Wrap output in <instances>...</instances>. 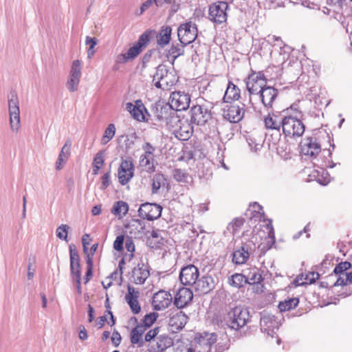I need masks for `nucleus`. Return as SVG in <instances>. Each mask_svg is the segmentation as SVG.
<instances>
[{"label": "nucleus", "mask_w": 352, "mask_h": 352, "mask_svg": "<svg viewBox=\"0 0 352 352\" xmlns=\"http://www.w3.org/2000/svg\"><path fill=\"white\" fill-rule=\"evenodd\" d=\"M159 120L164 121L166 126L172 129L175 135L181 140H187L192 135L193 128L186 119H180L175 113L163 116L157 115Z\"/></svg>", "instance_id": "1"}, {"label": "nucleus", "mask_w": 352, "mask_h": 352, "mask_svg": "<svg viewBox=\"0 0 352 352\" xmlns=\"http://www.w3.org/2000/svg\"><path fill=\"white\" fill-rule=\"evenodd\" d=\"M176 81L177 78L174 72L169 70L167 66L160 65L157 67L153 78V82L157 88L169 89Z\"/></svg>", "instance_id": "2"}, {"label": "nucleus", "mask_w": 352, "mask_h": 352, "mask_svg": "<svg viewBox=\"0 0 352 352\" xmlns=\"http://www.w3.org/2000/svg\"><path fill=\"white\" fill-rule=\"evenodd\" d=\"M305 130V125L297 116H285L282 131L286 136L292 138L301 137Z\"/></svg>", "instance_id": "3"}, {"label": "nucleus", "mask_w": 352, "mask_h": 352, "mask_svg": "<svg viewBox=\"0 0 352 352\" xmlns=\"http://www.w3.org/2000/svg\"><path fill=\"white\" fill-rule=\"evenodd\" d=\"M9 122L13 132H18L21 126L19 102L15 91H11L8 96Z\"/></svg>", "instance_id": "4"}, {"label": "nucleus", "mask_w": 352, "mask_h": 352, "mask_svg": "<svg viewBox=\"0 0 352 352\" xmlns=\"http://www.w3.org/2000/svg\"><path fill=\"white\" fill-rule=\"evenodd\" d=\"M250 314L247 309L236 307L228 312L226 322L230 329L238 330L248 322Z\"/></svg>", "instance_id": "5"}, {"label": "nucleus", "mask_w": 352, "mask_h": 352, "mask_svg": "<svg viewBox=\"0 0 352 352\" xmlns=\"http://www.w3.org/2000/svg\"><path fill=\"white\" fill-rule=\"evenodd\" d=\"M197 25L192 21L181 24L177 29V36L183 46L194 42L197 37Z\"/></svg>", "instance_id": "6"}, {"label": "nucleus", "mask_w": 352, "mask_h": 352, "mask_svg": "<svg viewBox=\"0 0 352 352\" xmlns=\"http://www.w3.org/2000/svg\"><path fill=\"white\" fill-rule=\"evenodd\" d=\"M190 122L197 125H204L211 118V111L206 105H195L190 110Z\"/></svg>", "instance_id": "7"}, {"label": "nucleus", "mask_w": 352, "mask_h": 352, "mask_svg": "<svg viewBox=\"0 0 352 352\" xmlns=\"http://www.w3.org/2000/svg\"><path fill=\"white\" fill-rule=\"evenodd\" d=\"M267 79L261 72H253L246 80V87L250 94L258 95L266 87Z\"/></svg>", "instance_id": "8"}, {"label": "nucleus", "mask_w": 352, "mask_h": 352, "mask_svg": "<svg viewBox=\"0 0 352 352\" xmlns=\"http://www.w3.org/2000/svg\"><path fill=\"white\" fill-rule=\"evenodd\" d=\"M82 62L80 60H75L72 62L69 71V78L66 86L71 92L78 90L82 76Z\"/></svg>", "instance_id": "9"}, {"label": "nucleus", "mask_w": 352, "mask_h": 352, "mask_svg": "<svg viewBox=\"0 0 352 352\" xmlns=\"http://www.w3.org/2000/svg\"><path fill=\"white\" fill-rule=\"evenodd\" d=\"M228 4L224 1H219L209 7V19L216 23H222L227 19L226 10Z\"/></svg>", "instance_id": "10"}, {"label": "nucleus", "mask_w": 352, "mask_h": 352, "mask_svg": "<svg viewBox=\"0 0 352 352\" xmlns=\"http://www.w3.org/2000/svg\"><path fill=\"white\" fill-rule=\"evenodd\" d=\"M190 102V97L188 94L182 91L172 93L170 98V107L176 111L186 110Z\"/></svg>", "instance_id": "11"}, {"label": "nucleus", "mask_w": 352, "mask_h": 352, "mask_svg": "<svg viewBox=\"0 0 352 352\" xmlns=\"http://www.w3.org/2000/svg\"><path fill=\"white\" fill-rule=\"evenodd\" d=\"M301 153L304 155L315 157L321 151V146L316 137H307L300 143Z\"/></svg>", "instance_id": "12"}, {"label": "nucleus", "mask_w": 352, "mask_h": 352, "mask_svg": "<svg viewBox=\"0 0 352 352\" xmlns=\"http://www.w3.org/2000/svg\"><path fill=\"white\" fill-rule=\"evenodd\" d=\"M139 216L149 221L157 219L161 216L162 207L156 204L145 203L138 210Z\"/></svg>", "instance_id": "13"}, {"label": "nucleus", "mask_w": 352, "mask_h": 352, "mask_svg": "<svg viewBox=\"0 0 352 352\" xmlns=\"http://www.w3.org/2000/svg\"><path fill=\"white\" fill-rule=\"evenodd\" d=\"M199 270L194 265L184 267L180 272L179 279L184 285H193L199 278Z\"/></svg>", "instance_id": "14"}, {"label": "nucleus", "mask_w": 352, "mask_h": 352, "mask_svg": "<svg viewBox=\"0 0 352 352\" xmlns=\"http://www.w3.org/2000/svg\"><path fill=\"white\" fill-rule=\"evenodd\" d=\"M244 106V104L242 107L236 104L226 105L223 110V117L233 123L241 121L245 113Z\"/></svg>", "instance_id": "15"}, {"label": "nucleus", "mask_w": 352, "mask_h": 352, "mask_svg": "<svg viewBox=\"0 0 352 352\" xmlns=\"http://www.w3.org/2000/svg\"><path fill=\"white\" fill-rule=\"evenodd\" d=\"M173 300L169 292L160 290L153 295L152 305L155 310L160 311L167 308Z\"/></svg>", "instance_id": "16"}, {"label": "nucleus", "mask_w": 352, "mask_h": 352, "mask_svg": "<svg viewBox=\"0 0 352 352\" xmlns=\"http://www.w3.org/2000/svg\"><path fill=\"white\" fill-rule=\"evenodd\" d=\"M134 167L131 160H122L118 169V179L121 184H127L133 176Z\"/></svg>", "instance_id": "17"}, {"label": "nucleus", "mask_w": 352, "mask_h": 352, "mask_svg": "<svg viewBox=\"0 0 352 352\" xmlns=\"http://www.w3.org/2000/svg\"><path fill=\"white\" fill-rule=\"evenodd\" d=\"M284 116L279 111L268 113L264 118V124L267 129L280 131L284 121Z\"/></svg>", "instance_id": "18"}, {"label": "nucleus", "mask_w": 352, "mask_h": 352, "mask_svg": "<svg viewBox=\"0 0 352 352\" xmlns=\"http://www.w3.org/2000/svg\"><path fill=\"white\" fill-rule=\"evenodd\" d=\"M192 292L186 287H181L177 292L175 298L174 305L177 308H184L186 307L192 299Z\"/></svg>", "instance_id": "19"}, {"label": "nucleus", "mask_w": 352, "mask_h": 352, "mask_svg": "<svg viewBox=\"0 0 352 352\" xmlns=\"http://www.w3.org/2000/svg\"><path fill=\"white\" fill-rule=\"evenodd\" d=\"M126 109L136 120L144 121L145 120L144 112L147 111L140 100H137L135 104L127 102L126 104Z\"/></svg>", "instance_id": "20"}, {"label": "nucleus", "mask_w": 352, "mask_h": 352, "mask_svg": "<svg viewBox=\"0 0 352 352\" xmlns=\"http://www.w3.org/2000/svg\"><path fill=\"white\" fill-rule=\"evenodd\" d=\"M128 292L125 295V300L129 305L132 312L137 314L140 312L141 307L138 302L140 296L139 291L136 290L133 287L128 286Z\"/></svg>", "instance_id": "21"}, {"label": "nucleus", "mask_w": 352, "mask_h": 352, "mask_svg": "<svg viewBox=\"0 0 352 352\" xmlns=\"http://www.w3.org/2000/svg\"><path fill=\"white\" fill-rule=\"evenodd\" d=\"M278 92L276 89L270 86H266L263 89L258 95L265 107H272L273 103L278 96Z\"/></svg>", "instance_id": "22"}, {"label": "nucleus", "mask_w": 352, "mask_h": 352, "mask_svg": "<svg viewBox=\"0 0 352 352\" xmlns=\"http://www.w3.org/2000/svg\"><path fill=\"white\" fill-rule=\"evenodd\" d=\"M194 287L199 294H207L214 287V278L210 276H203L197 278Z\"/></svg>", "instance_id": "23"}, {"label": "nucleus", "mask_w": 352, "mask_h": 352, "mask_svg": "<svg viewBox=\"0 0 352 352\" xmlns=\"http://www.w3.org/2000/svg\"><path fill=\"white\" fill-rule=\"evenodd\" d=\"M188 317L182 311L173 314L169 318L168 324L173 332L181 330L187 323Z\"/></svg>", "instance_id": "24"}, {"label": "nucleus", "mask_w": 352, "mask_h": 352, "mask_svg": "<svg viewBox=\"0 0 352 352\" xmlns=\"http://www.w3.org/2000/svg\"><path fill=\"white\" fill-rule=\"evenodd\" d=\"M149 275L147 267L144 264H138L132 271L131 281L135 284H143Z\"/></svg>", "instance_id": "25"}, {"label": "nucleus", "mask_w": 352, "mask_h": 352, "mask_svg": "<svg viewBox=\"0 0 352 352\" xmlns=\"http://www.w3.org/2000/svg\"><path fill=\"white\" fill-rule=\"evenodd\" d=\"M69 252L71 277L74 280L75 277L81 276L80 257L76 250L72 248V245H69Z\"/></svg>", "instance_id": "26"}, {"label": "nucleus", "mask_w": 352, "mask_h": 352, "mask_svg": "<svg viewBox=\"0 0 352 352\" xmlns=\"http://www.w3.org/2000/svg\"><path fill=\"white\" fill-rule=\"evenodd\" d=\"M142 52L140 46L135 44L130 47L126 53H122L116 56V62L118 64L125 63L131 60L134 59Z\"/></svg>", "instance_id": "27"}, {"label": "nucleus", "mask_w": 352, "mask_h": 352, "mask_svg": "<svg viewBox=\"0 0 352 352\" xmlns=\"http://www.w3.org/2000/svg\"><path fill=\"white\" fill-rule=\"evenodd\" d=\"M72 146V142L70 140H67L64 146L62 147L60 152L58 155L57 161L56 162V170H60L63 168L66 164L69 156L70 155V149Z\"/></svg>", "instance_id": "28"}, {"label": "nucleus", "mask_w": 352, "mask_h": 352, "mask_svg": "<svg viewBox=\"0 0 352 352\" xmlns=\"http://www.w3.org/2000/svg\"><path fill=\"white\" fill-rule=\"evenodd\" d=\"M144 326L138 324L131 332L130 340L133 344H137L138 347L143 346L144 341L142 335L145 332Z\"/></svg>", "instance_id": "29"}, {"label": "nucleus", "mask_w": 352, "mask_h": 352, "mask_svg": "<svg viewBox=\"0 0 352 352\" xmlns=\"http://www.w3.org/2000/svg\"><path fill=\"white\" fill-rule=\"evenodd\" d=\"M246 282L250 285H256L261 283L262 276L259 273V270L256 267H250L244 271Z\"/></svg>", "instance_id": "30"}, {"label": "nucleus", "mask_w": 352, "mask_h": 352, "mask_svg": "<svg viewBox=\"0 0 352 352\" xmlns=\"http://www.w3.org/2000/svg\"><path fill=\"white\" fill-rule=\"evenodd\" d=\"M261 326L262 331L271 335L274 332V328H277V322L272 316H264L261 318Z\"/></svg>", "instance_id": "31"}, {"label": "nucleus", "mask_w": 352, "mask_h": 352, "mask_svg": "<svg viewBox=\"0 0 352 352\" xmlns=\"http://www.w3.org/2000/svg\"><path fill=\"white\" fill-rule=\"evenodd\" d=\"M250 256V253L245 245L235 250L232 254V261L237 265L245 263Z\"/></svg>", "instance_id": "32"}, {"label": "nucleus", "mask_w": 352, "mask_h": 352, "mask_svg": "<svg viewBox=\"0 0 352 352\" xmlns=\"http://www.w3.org/2000/svg\"><path fill=\"white\" fill-rule=\"evenodd\" d=\"M240 97V89L232 82H229L223 100L226 102H228L229 100H236Z\"/></svg>", "instance_id": "33"}, {"label": "nucleus", "mask_w": 352, "mask_h": 352, "mask_svg": "<svg viewBox=\"0 0 352 352\" xmlns=\"http://www.w3.org/2000/svg\"><path fill=\"white\" fill-rule=\"evenodd\" d=\"M172 30L170 27L166 26L165 28H162L160 30V32L157 36V44L164 47L165 45H168L170 40Z\"/></svg>", "instance_id": "34"}, {"label": "nucleus", "mask_w": 352, "mask_h": 352, "mask_svg": "<svg viewBox=\"0 0 352 352\" xmlns=\"http://www.w3.org/2000/svg\"><path fill=\"white\" fill-rule=\"evenodd\" d=\"M126 232L129 233L132 236L138 237L142 232L143 227L139 220H132L125 227Z\"/></svg>", "instance_id": "35"}, {"label": "nucleus", "mask_w": 352, "mask_h": 352, "mask_svg": "<svg viewBox=\"0 0 352 352\" xmlns=\"http://www.w3.org/2000/svg\"><path fill=\"white\" fill-rule=\"evenodd\" d=\"M104 151H99L95 155L92 166H93V174L96 175L99 173V170L102 167L104 163Z\"/></svg>", "instance_id": "36"}, {"label": "nucleus", "mask_w": 352, "mask_h": 352, "mask_svg": "<svg viewBox=\"0 0 352 352\" xmlns=\"http://www.w3.org/2000/svg\"><path fill=\"white\" fill-rule=\"evenodd\" d=\"M128 210V204L124 201H119L113 204L111 212L114 215L118 216L120 218H121L127 213Z\"/></svg>", "instance_id": "37"}, {"label": "nucleus", "mask_w": 352, "mask_h": 352, "mask_svg": "<svg viewBox=\"0 0 352 352\" xmlns=\"http://www.w3.org/2000/svg\"><path fill=\"white\" fill-rule=\"evenodd\" d=\"M299 300L297 298H292L284 301L280 302L278 308L280 311H287L294 309L298 305Z\"/></svg>", "instance_id": "38"}, {"label": "nucleus", "mask_w": 352, "mask_h": 352, "mask_svg": "<svg viewBox=\"0 0 352 352\" xmlns=\"http://www.w3.org/2000/svg\"><path fill=\"white\" fill-rule=\"evenodd\" d=\"M116 126L114 124H109L105 129L104 134L101 138V144L104 145L109 142L116 134Z\"/></svg>", "instance_id": "39"}, {"label": "nucleus", "mask_w": 352, "mask_h": 352, "mask_svg": "<svg viewBox=\"0 0 352 352\" xmlns=\"http://www.w3.org/2000/svg\"><path fill=\"white\" fill-rule=\"evenodd\" d=\"M140 166L147 172L152 173L155 169L154 158L142 155L140 162Z\"/></svg>", "instance_id": "40"}, {"label": "nucleus", "mask_w": 352, "mask_h": 352, "mask_svg": "<svg viewBox=\"0 0 352 352\" xmlns=\"http://www.w3.org/2000/svg\"><path fill=\"white\" fill-rule=\"evenodd\" d=\"M173 177L176 181L183 183H188L191 180L190 175L182 169H175L173 172Z\"/></svg>", "instance_id": "41"}, {"label": "nucleus", "mask_w": 352, "mask_h": 352, "mask_svg": "<svg viewBox=\"0 0 352 352\" xmlns=\"http://www.w3.org/2000/svg\"><path fill=\"white\" fill-rule=\"evenodd\" d=\"M230 284L235 287L240 288L247 283L244 274H234L229 280Z\"/></svg>", "instance_id": "42"}, {"label": "nucleus", "mask_w": 352, "mask_h": 352, "mask_svg": "<svg viewBox=\"0 0 352 352\" xmlns=\"http://www.w3.org/2000/svg\"><path fill=\"white\" fill-rule=\"evenodd\" d=\"M173 0H146L142 3L140 8V14H142L153 3H155L157 6H161L164 3H170Z\"/></svg>", "instance_id": "43"}, {"label": "nucleus", "mask_w": 352, "mask_h": 352, "mask_svg": "<svg viewBox=\"0 0 352 352\" xmlns=\"http://www.w3.org/2000/svg\"><path fill=\"white\" fill-rule=\"evenodd\" d=\"M85 43L87 45H89V48L87 50V58L91 59L95 54L94 47L97 45V39L87 36H86Z\"/></svg>", "instance_id": "44"}, {"label": "nucleus", "mask_w": 352, "mask_h": 352, "mask_svg": "<svg viewBox=\"0 0 352 352\" xmlns=\"http://www.w3.org/2000/svg\"><path fill=\"white\" fill-rule=\"evenodd\" d=\"M349 284H352V272L347 274H343L341 277H338L333 285L342 286Z\"/></svg>", "instance_id": "45"}, {"label": "nucleus", "mask_w": 352, "mask_h": 352, "mask_svg": "<svg viewBox=\"0 0 352 352\" xmlns=\"http://www.w3.org/2000/svg\"><path fill=\"white\" fill-rule=\"evenodd\" d=\"M351 267V264L349 262H341L336 266L333 272L338 275V277H341L343 274H347L345 272L346 270H349Z\"/></svg>", "instance_id": "46"}, {"label": "nucleus", "mask_w": 352, "mask_h": 352, "mask_svg": "<svg viewBox=\"0 0 352 352\" xmlns=\"http://www.w3.org/2000/svg\"><path fill=\"white\" fill-rule=\"evenodd\" d=\"M158 315L155 313H151L149 314H146L143 319V324H140L139 325L144 326L145 330L147 328L150 327L156 320Z\"/></svg>", "instance_id": "47"}, {"label": "nucleus", "mask_w": 352, "mask_h": 352, "mask_svg": "<svg viewBox=\"0 0 352 352\" xmlns=\"http://www.w3.org/2000/svg\"><path fill=\"white\" fill-rule=\"evenodd\" d=\"M69 229V226L66 224H62L60 226H58L56 229L57 237H58L60 239L67 241V234Z\"/></svg>", "instance_id": "48"}, {"label": "nucleus", "mask_w": 352, "mask_h": 352, "mask_svg": "<svg viewBox=\"0 0 352 352\" xmlns=\"http://www.w3.org/2000/svg\"><path fill=\"white\" fill-rule=\"evenodd\" d=\"M164 181V177L162 175L156 174L153 176L152 182V191L153 193H156L160 188L162 182Z\"/></svg>", "instance_id": "49"}, {"label": "nucleus", "mask_w": 352, "mask_h": 352, "mask_svg": "<svg viewBox=\"0 0 352 352\" xmlns=\"http://www.w3.org/2000/svg\"><path fill=\"white\" fill-rule=\"evenodd\" d=\"M157 339L158 340V349H160L161 351H163L164 349L169 346L171 344V340L168 336L161 335L158 336Z\"/></svg>", "instance_id": "50"}, {"label": "nucleus", "mask_w": 352, "mask_h": 352, "mask_svg": "<svg viewBox=\"0 0 352 352\" xmlns=\"http://www.w3.org/2000/svg\"><path fill=\"white\" fill-rule=\"evenodd\" d=\"M142 149L144 151L143 156L154 158V152L155 148L150 143L146 142L142 146Z\"/></svg>", "instance_id": "51"}, {"label": "nucleus", "mask_w": 352, "mask_h": 352, "mask_svg": "<svg viewBox=\"0 0 352 352\" xmlns=\"http://www.w3.org/2000/svg\"><path fill=\"white\" fill-rule=\"evenodd\" d=\"M184 54L183 47L179 45H172L169 50V54L175 58L182 55Z\"/></svg>", "instance_id": "52"}, {"label": "nucleus", "mask_w": 352, "mask_h": 352, "mask_svg": "<svg viewBox=\"0 0 352 352\" xmlns=\"http://www.w3.org/2000/svg\"><path fill=\"white\" fill-rule=\"evenodd\" d=\"M124 242V235L118 236L113 242V248L118 252L122 251L123 250Z\"/></svg>", "instance_id": "53"}, {"label": "nucleus", "mask_w": 352, "mask_h": 352, "mask_svg": "<svg viewBox=\"0 0 352 352\" xmlns=\"http://www.w3.org/2000/svg\"><path fill=\"white\" fill-rule=\"evenodd\" d=\"M266 230H267V236L269 239L270 240V242L272 243H275V235H274V230L272 224V221L269 220L268 223L266 224Z\"/></svg>", "instance_id": "54"}, {"label": "nucleus", "mask_w": 352, "mask_h": 352, "mask_svg": "<svg viewBox=\"0 0 352 352\" xmlns=\"http://www.w3.org/2000/svg\"><path fill=\"white\" fill-rule=\"evenodd\" d=\"M148 41H149V34L146 32H144L140 36L136 45L138 46H140V49H142L143 47L146 46V45L147 44Z\"/></svg>", "instance_id": "55"}, {"label": "nucleus", "mask_w": 352, "mask_h": 352, "mask_svg": "<svg viewBox=\"0 0 352 352\" xmlns=\"http://www.w3.org/2000/svg\"><path fill=\"white\" fill-rule=\"evenodd\" d=\"M267 42L273 45H278L281 47V45L283 43L282 40L280 37L276 36L274 35H269L267 37Z\"/></svg>", "instance_id": "56"}, {"label": "nucleus", "mask_w": 352, "mask_h": 352, "mask_svg": "<svg viewBox=\"0 0 352 352\" xmlns=\"http://www.w3.org/2000/svg\"><path fill=\"white\" fill-rule=\"evenodd\" d=\"M243 224V220L241 219H236L230 225V229H232V232H236Z\"/></svg>", "instance_id": "57"}, {"label": "nucleus", "mask_w": 352, "mask_h": 352, "mask_svg": "<svg viewBox=\"0 0 352 352\" xmlns=\"http://www.w3.org/2000/svg\"><path fill=\"white\" fill-rule=\"evenodd\" d=\"M159 333V327H155L148 331L145 335L144 340L146 342H150L151 340L155 338Z\"/></svg>", "instance_id": "58"}, {"label": "nucleus", "mask_w": 352, "mask_h": 352, "mask_svg": "<svg viewBox=\"0 0 352 352\" xmlns=\"http://www.w3.org/2000/svg\"><path fill=\"white\" fill-rule=\"evenodd\" d=\"M319 278V274L317 272H311L309 274L306 275L305 282L302 284L312 283L315 282L316 279Z\"/></svg>", "instance_id": "59"}, {"label": "nucleus", "mask_w": 352, "mask_h": 352, "mask_svg": "<svg viewBox=\"0 0 352 352\" xmlns=\"http://www.w3.org/2000/svg\"><path fill=\"white\" fill-rule=\"evenodd\" d=\"M125 248L128 252L133 253L135 251V245L131 238H127L125 241Z\"/></svg>", "instance_id": "60"}, {"label": "nucleus", "mask_w": 352, "mask_h": 352, "mask_svg": "<svg viewBox=\"0 0 352 352\" xmlns=\"http://www.w3.org/2000/svg\"><path fill=\"white\" fill-rule=\"evenodd\" d=\"M110 183V173L108 172L105 173L102 177V188L104 189L106 188Z\"/></svg>", "instance_id": "61"}, {"label": "nucleus", "mask_w": 352, "mask_h": 352, "mask_svg": "<svg viewBox=\"0 0 352 352\" xmlns=\"http://www.w3.org/2000/svg\"><path fill=\"white\" fill-rule=\"evenodd\" d=\"M329 5L338 6L342 7L344 4L346 5V0H327Z\"/></svg>", "instance_id": "62"}, {"label": "nucleus", "mask_w": 352, "mask_h": 352, "mask_svg": "<svg viewBox=\"0 0 352 352\" xmlns=\"http://www.w3.org/2000/svg\"><path fill=\"white\" fill-rule=\"evenodd\" d=\"M112 342L116 345L118 346L120 341H121V336L118 332H113L112 337H111Z\"/></svg>", "instance_id": "63"}, {"label": "nucleus", "mask_w": 352, "mask_h": 352, "mask_svg": "<svg viewBox=\"0 0 352 352\" xmlns=\"http://www.w3.org/2000/svg\"><path fill=\"white\" fill-rule=\"evenodd\" d=\"M89 235L85 234L82 236V243L83 245L84 251L86 252L87 251V245L89 244Z\"/></svg>", "instance_id": "64"}]
</instances>
